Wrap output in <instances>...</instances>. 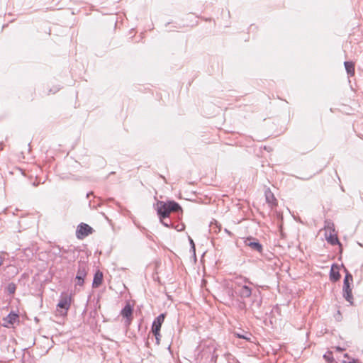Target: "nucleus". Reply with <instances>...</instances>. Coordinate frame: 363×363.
I'll list each match as a JSON object with an SVG mask.
<instances>
[{"instance_id":"f257e3e1","label":"nucleus","mask_w":363,"mask_h":363,"mask_svg":"<svg viewBox=\"0 0 363 363\" xmlns=\"http://www.w3.org/2000/svg\"><path fill=\"white\" fill-rule=\"evenodd\" d=\"M252 285L253 284L248 279L237 277L235 279V292L241 298H249L252 295Z\"/></svg>"},{"instance_id":"f03ea898","label":"nucleus","mask_w":363,"mask_h":363,"mask_svg":"<svg viewBox=\"0 0 363 363\" xmlns=\"http://www.w3.org/2000/svg\"><path fill=\"white\" fill-rule=\"evenodd\" d=\"M156 210L160 219L169 217L172 212H182V207L179 204L174 201L167 202L159 201L156 203Z\"/></svg>"},{"instance_id":"7ed1b4c3","label":"nucleus","mask_w":363,"mask_h":363,"mask_svg":"<svg viewBox=\"0 0 363 363\" xmlns=\"http://www.w3.org/2000/svg\"><path fill=\"white\" fill-rule=\"evenodd\" d=\"M352 281L353 278L352 274L349 272H347L343 281L342 295L345 300L348 301L352 306L354 304L352 288L350 287V283Z\"/></svg>"},{"instance_id":"20e7f679","label":"nucleus","mask_w":363,"mask_h":363,"mask_svg":"<svg viewBox=\"0 0 363 363\" xmlns=\"http://www.w3.org/2000/svg\"><path fill=\"white\" fill-rule=\"evenodd\" d=\"M72 301V295L67 292H62L60 294L59 303H57V307L60 308V313L62 315H66L67 311L70 308Z\"/></svg>"},{"instance_id":"39448f33","label":"nucleus","mask_w":363,"mask_h":363,"mask_svg":"<svg viewBox=\"0 0 363 363\" xmlns=\"http://www.w3.org/2000/svg\"><path fill=\"white\" fill-rule=\"evenodd\" d=\"M88 272V267L84 262H79L77 269V273L75 277L76 284L83 286L84 283V278L86 277Z\"/></svg>"},{"instance_id":"423d86ee","label":"nucleus","mask_w":363,"mask_h":363,"mask_svg":"<svg viewBox=\"0 0 363 363\" xmlns=\"http://www.w3.org/2000/svg\"><path fill=\"white\" fill-rule=\"evenodd\" d=\"M94 230L91 226L88 224L82 223L77 226L76 235L78 239H84L89 235L92 234Z\"/></svg>"},{"instance_id":"0eeeda50","label":"nucleus","mask_w":363,"mask_h":363,"mask_svg":"<svg viewBox=\"0 0 363 363\" xmlns=\"http://www.w3.org/2000/svg\"><path fill=\"white\" fill-rule=\"evenodd\" d=\"M244 242L245 245L250 247L251 250L259 253L262 252L263 247L256 238L252 237L247 238Z\"/></svg>"},{"instance_id":"6e6552de","label":"nucleus","mask_w":363,"mask_h":363,"mask_svg":"<svg viewBox=\"0 0 363 363\" xmlns=\"http://www.w3.org/2000/svg\"><path fill=\"white\" fill-rule=\"evenodd\" d=\"M133 306L130 303H127L125 307L121 310V315L125 318V323L126 325H129L133 319Z\"/></svg>"},{"instance_id":"1a4fd4ad","label":"nucleus","mask_w":363,"mask_h":363,"mask_svg":"<svg viewBox=\"0 0 363 363\" xmlns=\"http://www.w3.org/2000/svg\"><path fill=\"white\" fill-rule=\"evenodd\" d=\"M265 200L271 209H274L277 206V200L272 191L267 188L264 191Z\"/></svg>"},{"instance_id":"9d476101","label":"nucleus","mask_w":363,"mask_h":363,"mask_svg":"<svg viewBox=\"0 0 363 363\" xmlns=\"http://www.w3.org/2000/svg\"><path fill=\"white\" fill-rule=\"evenodd\" d=\"M165 318V314L159 315L153 321L152 325V332L160 331L162 323Z\"/></svg>"},{"instance_id":"9b49d317","label":"nucleus","mask_w":363,"mask_h":363,"mask_svg":"<svg viewBox=\"0 0 363 363\" xmlns=\"http://www.w3.org/2000/svg\"><path fill=\"white\" fill-rule=\"evenodd\" d=\"M18 320V314L15 313H10L6 318H4V325L9 327V325H13Z\"/></svg>"},{"instance_id":"f8f14e48","label":"nucleus","mask_w":363,"mask_h":363,"mask_svg":"<svg viewBox=\"0 0 363 363\" xmlns=\"http://www.w3.org/2000/svg\"><path fill=\"white\" fill-rule=\"evenodd\" d=\"M102 281H103V273L101 271L98 270L94 276V279H93V283H92L93 288H98L99 286H101V284H102Z\"/></svg>"},{"instance_id":"ddd939ff","label":"nucleus","mask_w":363,"mask_h":363,"mask_svg":"<svg viewBox=\"0 0 363 363\" xmlns=\"http://www.w3.org/2000/svg\"><path fill=\"white\" fill-rule=\"evenodd\" d=\"M340 274L338 271L337 267L335 265H333L330 272V279L332 281H337L340 279Z\"/></svg>"},{"instance_id":"4468645a","label":"nucleus","mask_w":363,"mask_h":363,"mask_svg":"<svg viewBox=\"0 0 363 363\" xmlns=\"http://www.w3.org/2000/svg\"><path fill=\"white\" fill-rule=\"evenodd\" d=\"M325 237L326 240L328 243L331 244L332 245H335L337 244H340L339 240L337 238V236L335 233H332L331 231L329 233V235H328V233H325Z\"/></svg>"},{"instance_id":"2eb2a0df","label":"nucleus","mask_w":363,"mask_h":363,"mask_svg":"<svg viewBox=\"0 0 363 363\" xmlns=\"http://www.w3.org/2000/svg\"><path fill=\"white\" fill-rule=\"evenodd\" d=\"M207 347L209 349V351L211 352L212 351L213 354H212V357H211V360L214 361V362H216V359L218 358V354H216V351L217 350V345H216V343L214 341H211L207 345Z\"/></svg>"},{"instance_id":"dca6fc26","label":"nucleus","mask_w":363,"mask_h":363,"mask_svg":"<svg viewBox=\"0 0 363 363\" xmlns=\"http://www.w3.org/2000/svg\"><path fill=\"white\" fill-rule=\"evenodd\" d=\"M344 65L348 75L353 76L354 74V63L352 62L346 61L344 62Z\"/></svg>"},{"instance_id":"f3484780","label":"nucleus","mask_w":363,"mask_h":363,"mask_svg":"<svg viewBox=\"0 0 363 363\" xmlns=\"http://www.w3.org/2000/svg\"><path fill=\"white\" fill-rule=\"evenodd\" d=\"M256 297H257L256 295L253 294V298H256ZM261 304H262L261 298H259V299L255 298L252 303L251 308L252 310L254 308H259L261 306Z\"/></svg>"},{"instance_id":"a211bd4d","label":"nucleus","mask_w":363,"mask_h":363,"mask_svg":"<svg viewBox=\"0 0 363 363\" xmlns=\"http://www.w3.org/2000/svg\"><path fill=\"white\" fill-rule=\"evenodd\" d=\"M16 286L14 283L11 282V283H9L8 284V286H6V291L9 294H13L16 291Z\"/></svg>"},{"instance_id":"6ab92c4d","label":"nucleus","mask_w":363,"mask_h":363,"mask_svg":"<svg viewBox=\"0 0 363 363\" xmlns=\"http://www.w3.org/2000/svg\"><path fill=\"white\" fill-rule=\"evenodd\" d=\"M325 228L326 229V232H332L335 233L334 224L330 221L325 222Z\"/></svg>"},{"instance_id":"aec40b11","label":"nucleus","mask_w":363,"mask_h":363,"mask_svg":"<svg viewBox=\"0 0 363 363\" xmlns=\"http://www.w3.org/2000/svg\"><path fill=\"white\" fill-rule=\"evenodd\" d=\"M323 358L329 363L333 362L334 360L333 352H328L323 355Z\"/></svg>"},{"instance_id":"412c9836","label":"nucleus","mask_w":363,"mask_h":363,"mask_svg":"<svg viewBox=\"0 0 363 363\" xmlns=\"http://www.w3.org/2000/svg\"><path fill=\"white\" fill-rule=\"evenodd\" d=\"M153 333V335H155V340H156V344L157 345H160V339H161V334H160V331H157V333L155 332H152Z\"/></svg>"},{"instance_id":"4be33fe9","label":"nucleus","mask_w":363,"mask_h":363,"mask_svg":"<svg viewBox=\"0 0 363 363\" xmlns=\"http://www.w3.org/2000/svg\"><path fill=\"white\" fill-rule=\"evenodd\" d=\"M345 358L347 359H344L342 363H355V359L353 358H350L347 354H344Z\"/></svg>"},{"instance_id":"5701e85b","label":"nucleus","mask_w":363,"mask_h":363,"mask_svg":"<svg viewBox=\"0 0 363 363\" xmlns=\"http://www.w3.org/2000/svg\"><path fill=\"white\" fill-rule=\"evenodd\" d=\"M189 241H190V245H191V248L193 249V251L195 253V245H194V242L193 240L191 238H189Z\"/></svg>"},{"instance_id":"b1692460","label":"nucleus","mask_w":363,"mask_h":363,"mask_svg":"<svg viewBox=\"0 0 363 363\" xmlns=\"http://www.w3.org/2000/svg\"><path fill=\"white\" fill-rule=\"evenodd\" d=\"M68 252H69V250H65V249L60 250V252H62L60 257H62V258H66V257H65L64 254L65 253H67Z\"/></svg>"},{"instance_id":"393cba45","label":"nucleus","mask_w":363,"mask_h":363,"mask_svg":"<svg viewBox=\"0 0 363 363\" xmlns=\"http://www.w3.org/2000/svg\"><path fill=\"white\" fill-rule=\"evenodd\" d=\"M161 220V223H162L163 225L166 226V227H169L170 226V224L165 222V221H163L162 219H160Z\"/></svg>"},{"instance_id":"a878e982","label":"nucleus","mask_w":363,"mask_h":363,"mask_svg":"<svg viewBox=\"0 0 363 363\" xmlns=\"http://www.w3.org/2000/svg\"><path fill=\"white\" fill-rule=\"evenodd\" d=\"M3 264V259L0 258V267Z\"/></svg>"},{"instance_id":"bb28decb","label":"nucleus","mask_w":363,"mask_h":363,"mask_svg":"<svg viewBox=\"0 0 363 363\" xmlns=\"http://www.w3.org/2000/svg\"><path fill=\"white\" fill-rule=\"evenodd\" d=\"M238 337H240V338L246 339V337H244V336H242V335H238Z\"/></svg>"},{"instance_id":"cd10ccee","label":"nucleus","mask_w":363,"mask_h":363,"mask_svg":"<svg viewBox=\"0 0 363 363\" xmlns=\"http://www.w3.org/2000/svg\"><path fill=\"white\" fill-rule=\"evenodd\" d=\"M337 350L340 351L342 350L340 347H337Z\"/></svg>"},{"instance_id":"c85d7f7f","label":"nucleus","mask_w":363,"mask_h":363,"mask_svg":"<svg viewBox=\"0 0 363 363\" xmlns=\"http://www.w3.org/2000/svg\"><path fill=\"white\" fill-rule=\"evenodd\" d=\"M225 232H226V233H228V234H230V233L228 230H227L226 229H225Z\"/></svg>"}]
</instances>
